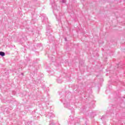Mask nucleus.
Instances as JSON below:
<instances>
[{
	"label": "nucleus",
	"mask_w": 125,
	"mask_h": 125,
	"mask_svg": "<svg viewBox=\"0 0 125 125\" xmlns=\"http://www.w3.org/2000/svg\"><path fill=\"white\" fill-rule=\"evenodd\" d=\"M0 56L3 57V56H5V53L3 51H0Z\"/></svg>",
	"instance_id": "obj_6"
},
{
	"label": "nucleus",
	"mask_w": 125,
	"mask_h": 125,
	"mask_svg": "<svg viewBox=\"0 0 125 125\" xmlns=\"http://www.w3.org/2000/svg\"><path fill=\"white\" fill-rule=\"evenodd\" d=\"M46 118L49 119H53L54 118V114H53V110H50L46 115Z\"/></svg>",
	"instance_id": "obj_1"
},
{
	"label": "nucleus",
	"mask_w": 125,
	"mask_h": 125,
	"mask_svg": "<svg viewBox=\"0 0 125 125\" xmlns=\"http://www.w3.org/2000/svg\"><path fill=\"white\" fill-rule=\"evenodd\" d=\"M64 105L65 108H67V109H69V110H71V111H74V108H73V107L70 106L69 102L64 103Z\"/></svg>",
	"instance_id": "obj_2"
},
{
	"label": "nucleus",
	"mask_w": 125,
	"mask_h": 125,
	"mask_svg": "<svg viewBox=\"0 0 125 125\" xmlns=\"http://www.w3.org/2000/svg\"><path fill=\"white\" fill-rule=\"evenodd\" d=\"M21 75H24V73H21Z\"/></svg>",
	"instance_id": "obj_17"
},
{
	"label": "nucleus",
	"mask_w": 125,
	"mask_h": 125,
	"mask_svg": "<svg viewBox=\"0 0 125 125\" xmlns=\"http://www.w3.org/2000/svg\"><path fill=\"white\" fill-rule=\"evenodd\" d=\"M64 40L65 41V42L67 41V38H65Z\"/></svg>",
	"instance_id": "obj_15"
},
{
	"label": "nucleus",
	"mask_w": 125,
	"mask_h": 125,
	"mask_svg": "<svg viewBox=\"0 0 125 125\" xmlns=\"http://www.w3.org/2000/svg\"><path fill=\"white\" fill-rule=\"evenodd\" d=\"M49 125H54V123H53V121H50Z\"/></svg>",
	"instance_id": "obj_8"
},
{
	"label": "nucleus",
	"mask_w": 125,
	"mask_h": 125,
	"mask_svg": "<svg viewBox=\"0 0 125 125\" xmlns=\"http://www.w3.org/2000/svg\"><path fill=\"white\" fill-rule=\"evenodd\" d=\"M37 46H42V44H38Z\"/></svg>",
	"instance_id": "obj_13"
},
{
	"label": "nucleus",
	"mask_w": 125,
	"mask_h": 125,
	"mask_svg": "<svg viewBox=\"0 0 125 125\" xmlns=\"http://www.w3.org/2000/svg\"><path fill=\"white\" fill-rule=\"evenodd\" d=\"M53 8L55 10H56V9H57V6L56 5H55V7H53Z\"/></svg>",
	"instance_id": "obj_10"
},
{
	"label": "nucleus",
	"mask_w": 125,
	"mask_h": 125,
	"mask_svg": "<svg viewBox=\"0 0 125 125\" xmlns=\"http://www.w3.org/2000/svg\"><path fill=\"white\" fill-rule=\"evenodd\" d=\"M104 119V116H103L102 118H101V120H102V121H103V119Z\"/></svg>",
	"instance_id": "obj_14"
},
{
	"label": "nucleus",
	"mask_w": 125,
	"mask_h": 125,
	"mask_svg": "<svg viewBox=\"0 0 125 125\" xmlns=\"http://www.w3.org/2000/svg\"><path fill=\"white\" fill-rule=\"evenodd\" d=\"M46 30V34H48V35H49V34H50V32H51V27L50 26H48Z\"/></svg>",
	"instance_id": "obj_4"
},
{
	"label": "nucleus",
	"mask_w": 125,
	"mask_h": 125,
	"mask_svg": "<svg viewBox=\"0 0 125 125\" xmlns=\"http://www.w3.org/2000/svg\"><path fill=\"white\" fill-rule=\"evenodd\" d=\"M68 125H72L73 123H74V121H69L68 122Z\"/></svg>",
	"instance_id": "obj_9"
},
{
	"label": "nucleus",
	"mask_w": 125,
	"mask_h": 125,
	"mask_svg": "<svg viewBox=\"0 0 125 125\" xmlns=\"http://www.w3.org/2000/svg\"><path fill=\"white\" fill-rule=\"evenodd\" d=\"M79 64H81V65H83V62L80 61L79 62Z\"/></svg>",
	"instance_id": "obj_11"
},
{
	"label": "nucleus",
	"mask_w": 125,
	"mask_h": 125,
	"mask_svg": "<svg viewBox=\"0 0 125 125\" xmlns=\"http://www.w3.org/2000/svg\"><path fill=\"white\" fill-rule=\"evenodd\" d=\"M35 113H36L35 111H33V112H32V114H35Z\"/></svg>",
	"instance_id": "obj_16"
},
{
	"label": "nucleus",
	"mask_w": 125,
	"mask_h": 125,
	"mask_svg": "<svg viewBox=\"0 0 125 125\" xmlns=\"http://www.w3.org/2000/svg\"><path fill=\"white\" fill-rule=\"evenodd\" d=\"M57 81V83H62V80L60 79H58Z\"/></svg>",
	"instance_id": "obj_7"
},
{
	"label": "nucleus",
	"mask_w": 125,
	"mask_h": 125,
	"mask_svg": "<svg viewBox=\"0 0 125 125\" xmlns=\"http://www.w3.org/2000/svg\"><path fill=\"white\" fill-rule=\"evenodd\" d=\"M46 36H48V40L49 41V42H54V36H53L52 35H51V34H50V33H49V34H46Z\"/></svg>",
	"instance_id": "obj_3"
},
{
	"label": "nucleus",
	"mask_w": 125,
	"mask_h": 125,
	"mask_svg": "<svg viewBox=\"0 0 125 125\" xmlns=\"http://www.w3.org/2000/svg\"><path fill=\"white\" fill-rule=\"evenodd\" d=\"M34 119H37V117H36V116H35V117H34Z\"/></svg>",
	"instance_id": "obj_18"
},
{
	"label": "nucleus",
	"mask_w": 125,
	"mask_h": 125,
	"mask_svg": "<svg viewBox=\"0 0 125 125\" xmlns=\"http://www.w3.org/2000/svg\"><path fill=\"white\" fill-rule=\"evenodd\" d=\"M62 3H66V0H62Z\"/></svg>",
	"instance_id": "obj_12"
},
{
	"label": "nucleus",
	"mask_w": 125,
	"mask_h": 125,
	"mask_svg": "<svg viewBox=\"0 0 125 125\" xmlns=\"http://www.w3.org/2000/svg\"><path fill=\"white\" fill-rule=\"evenodd\" d=\"M42 18L43 23H47V18L46 17H43Z\"/></svg>",
	"instance_id": "obj_5"
}]
</instances>
